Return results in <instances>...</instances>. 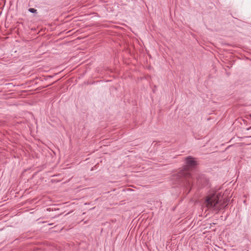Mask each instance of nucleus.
Returning <instances> with one entry per match:
<instances>
[{
	"label": "nucleus",
	"mask_w": 251,
	"mask_h": 251,
	"mask_svg": "<svg viewBox=\"0 0 251 251\" xmlns=\"http://www.w3.org/2000/svg\"><path fill=\"white\" fill-rule=\"evenodd\" d=\"M185 161L186 166L179 170L177 173L174 174L172 179L176 183L184 187L188 194L194 185V177L190 172L189 168L195 167L197 162L194 157L190 156L186 157Z\"/></svg>",
	"instance_id": "obj_1"
},
{
	"label": "nucleus",
	"mask_w": 251,
	"mask_h": 251,
	"mask_svg": "<svg viewBox=\"0 0 251 251\" xmlns=\"http://www.w3.org/2000/svg\"><path fill=\"white\" fill-rule=\"evenodd\" d=\"M196 185L199 187H202L207 183L206 178L203 175H199L196 176Z\"/></svg>",
	"instance_id": "obj_3"
},
{
	"label": "nucleus",
	"mask_w": 251,
	"mask_h": 251,
	"mask_svg": "<svg viewBox=\"0 0 251 251\" xmlns=\"http://www.w3.org/2000/svg\"><path fill=\"white\" fill-rule=\"evenodd\" d=\"M28 11L31 12V13H36L37 12V10L34 9V8H30L28 9Z\"/></svg>",
	"instance_id": "obj_4"
},
{
	"label": "nucleus",
	"mask_w": 251,
	"mask_h": 251,
	"mask_svg": "<svg viewBox=\"0 0 251 251\" xmlns=\"http://www.w3.org/2000/svg\"><path fill=\"white\" fill-rule=\"evenodd\" d=\"M221 201V196L219 193L217 194L213 193L208 195L206 197L205 204L209 209L218 212L220 210V206L219 205V203Z\"/></svg>",
	"instance_id": "obj_2"
}]
</instances>
